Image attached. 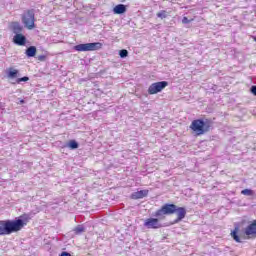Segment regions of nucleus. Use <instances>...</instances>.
<instances>
[{
    "label": "nucleus",
    "mask_w": 256,
    "mask_h": 256,
    "mask_svg": "<svg viewBox=\"0 0 256 256\" xmlns=\"http://www.w3.org/2000/svg\"><path fill=\"white\" fill-rule=\"evenodd\" d=\"M29 223V218L15 220H0V236L19 233Z\"/></svg>",
    "instance_id": "1"
},
{
    "label": "nucleus",
    "mask_w": 256,
    "mask_h": 256,
    "mask_svg": "<svg viewBox=\"0 0 256 256\" xmlns=\"http://www.w3.org/2000/svg\"><path fill=\"white\" fill-rule=\"evenodd\" d=\"M231 237L236 243H243L246 239H256V219L245 228L244 232H240L239 227H235Z\"/></svg>",
    "instance_id": "2"
},
{
    "label": "nucleus",
    "mask_w": 256,
    "mask_h": 256,
    "mask_svg": "<svg viewBox=\"0 0 256 256\" xmlns=\"http://www.w3.org/2000/svg\"><path fill=\"white\" fill-rule=\"evenodd\" d=\"M213 123L209 119H195L190 124V129L197 136L205 135V133H209L211 131Z\"/></svg>",
    "instance_id": "3"
},
{
    "label": "nucleus",
    "mask_w": 256,
    "mask_h": 256,
    "mask_svg": "<svg viewBox=\"0 0 256 256\" xmlns=\"http://www.w3.org/2000/svg\"><path fill=\"white\" fill-rule=\"evenodd\" d=\"M177 211V205L175 204H164L160 209L156 210L154 216L158 219H165V215H173Z\"/></svg>",
    "instance_id": "4"
},
{
    "label": "nucleus",
    "mask_w": 256,
    "mask_h": 256,
    "mask_svg": "<svg viewBox=\"0 0 256 256\" xmlns=\"http://www.w3.org/2000/svg\"><path fill=\"white\" fill-rule=\"evenodd\" d=\"M99 49H103V43L101 42L78 44L74 46V50L78 52L99 51Z\"/></svg>",
    "instance_id": "5"
},
{
    "label": "nucleus",
    "mask_w": 256,
    "mask_h": 256,
    "mask_svg": "<svg viewBox=\"0 0 256 256\" xmlns=\"http://www.w3.org/2000/svg\"><path fill=\"white\" fill-rule=\"evenodd\" d=\"M22 22L26 29H35V10H27L22 16Z\"/></svg>",
    "instance_id": "6"
},
{
    "label": "nucleus",
    "mask_w": 256,
    "mask_h": 256,
    "mask_svg": "<svg viewBox=\"0 0 256 256\" xmlns=\"http://www.w3.org/2000/svg\"><path fill=\"white\" fill-rule=\"evenodd\" d=\"M169 82L161 81V82H154L148 88L149 95H157V93H161L165 87H168Z\"/></svg>",
    "instance_id": "7"
},
{
    "label": "nucleus",
    "mask_w": 256,
    "mask_h": 256,
    "mask_svg": "<svg viewBox=\"0 0 256 256\" xmlns=\"http://www.w3.org/2000/svg\"><path fill=\"white\" fill-rule=\"evenodd\" d=\"M159 219H160L159 217L147 218L144 221V227H146V229H161V227H163V225L161 224Z\"/></svg>",
    "instance_id": "8"
},
{
    "label": "nucleus",
    "mask_w": 256,
    "mask_h": 256,
    "mask_svg": "<svg viewBox=\"0 0 256 256\" xmlns=\"http://www.w3.org/2000/svg\"><path fill=\"white\" fill-rule=\"evenodd\" d=\"M175 213L177 215V218L174 221V223H179L180 221H183V219H185V217L187 215V210L183 207H178L177 208V206H176Z\"/></svg>",
    "instance_id": "9"
},
{
    "label": "nucleus",
    "mask_w": 256,
    "mask_h": 256,
    "mask_svg": "<svg viewBox=\"0 0 256 256\" xmlns=\"http://www.w3.org/2000/svg\"><path fill=\"white\" fill-rule=\"evenodd\" d=\"M13 42L16 45H20V47H23L27 43V38L23 34H16L13 38Z\"/></svg>",
    "instance_id": "10"
},
{
    "label": "nucleus",
    "mask_w": 256,
    "mask_h": 256,
    "mask_svg": "<svg viewBox=\"0 0 256 256\" xmlns=\"http://www.w3.org/2000/svg\"><path fill=\"white\" fill-rule=\"evenodd\" d=\"M10 29L15 33L16 35H19L23 32V26L19 24V22H11L10 23Z\"/></svg>",
    "instance_id": "11"
},
{
    "label": "nucleus",
    "mask_w": 256,
    "mask_h": 256,
    "mask_svg": "<svg viewBox=\"0 0 256 256\" xmlns=\"http://www.w3.org/2000/svg\"><path fill=\"white\" fill-rule=\"evenodd\" d=\"M147 195H149V190H140L132 193L131 199H143L144 197H147Z\"/></svg>",
    "instance_id": "12"
},
{
    "label": "nucleus",
    "mask_w": 256,
    "mask_h": 256,
    "mask_svg": "<svg viewBox=\"0 0 256 256\" xmlns=\"http://www.w3.org/2000/svg\"><path fill=\"white\" fill-rule=\"evenodd\" d=\"M127 11V7L124 4H118L113 8L115 15H123Z\"/></svg>",
    "instance_id": "13"
},
{
    "label": "nucleus",
    "mask_w": 256,
    "mask_h": 256,
    "mask_svg": "<svg viewBox=\"0 0 256 256\" xmlns=\"http://www.w3.org/2000/svg\"><path fill=\"white\" fill-rule=\"evenodd\" d=\"M25 53L28 57H35V55H37V47L30 46L26 49Z\"/></svg>",
    "instance_id": "14"
},
{
    "label": "nucleus",
    "mask_w": 256,
    "mask_h": 256,
    "mask_svg": "<svg viewBox=\"0 0 256 256\" xmlns=\"http://www.w3.org/2000/svg\"><path fill=\"white\" fill-rule=\"evenodd\" d=\"M67 147L69 148V149H79V143H77V141H75V140H70L69 142H68V144H67Z\"/></svg>",
    "instance_id": "15"
},
{
    "label": "nucleus",
    "mask_w": 256,
    "mask_h": 256,
    "mask_svg": "<svg viewBox=\"0 0 256 256\" xmlns=\"http://www.w3.org/2000/svg\"><path fill=\"white\" fill-rule=\"evenodd\" d=\"M75 235H81V233H85V228L81 225H78L74 228Z\"/></svg>",
    "instance_id": "16"
},
{
    "label": "nucleus",
    "mask_w": 256,
    "mask_h": 256,
    "mask_svg": "<svg viewBox=\"0 0 256 256\" xmlns=\"http://www.w3.org/2000/svg\"><path fill=\"white\" fill-rule=\"evenodd\" d=\"M242 195H246V197H252V195H255V192L251 189H244L241 191Z\"/></svg>",
    "instance_id": "17"
},
{
    "label": "nucleus",
    "mask_w": 256,
    "mask_h": 256,
    "mask_svg": "<svg viewBox=\"0 0 256 256\" xmlns=\"http://www.w3.org/2000/svg\"><path fill=\"white\" fill-rule=\"evenodd\" d=\"M157 17H159L160 19H166L167 17V11L162 10L160 12L157 13Z\"/></svg>",
    "instance_id": "18"
},
{
    "label": "nucleus",
    "mask_w": 256,
    "mask_h": 256,
    "mask_svg": "<svg viewBox=\"0 0 256 256\" xmlns=\"http://www.w3.org/2000/svg\"><path fill=\"white\" fill-rule=\"evenodd\" d=\"M119 55L122 59H125V57H127L129 55V51L122 49V50H120Z\"/></svg>",
    "instance_id": "19"
},
{
    "label": "nucleus",
    "mask_w": 256,
    "mask_h": 256,
    "mask_svg": "<svg viewBox=\"0 0 256 256\" xmlns=\"http://www.w3.org/2000/svg\"><path fill=\"white\" fill-rule=\"evenodd\" d=\"M18 73H19L18 70H12L8 73V76L11 78H15V77H17Z\"/></svg>",
    "instance_id": "20"
},
{
    "label": "nucleus",
    "mask_w": 256,
    "mask_h": 256,
    "mask_svg": "<svg viewBox=\"0 0 256 256\" xmlns=\"http://www.w3.org/2000/svg\"><path fill=\"white\" fill-rule=\"evenodd\" d=\"M192 21H193V19L189 20V18H187L186 16H184L182 19L183 25H187L188 23H191Z\"/></svg>",
    "instance_id": "21"
},
{
    "label": "nucleus",
    "mask_w": 256,
    "mask_h": 256,
    "mask_svg": "<svg viewBox=\"0 0 256 256\" xmlns=\"http://www.w3.org/2000/svg\"><path fill=\"white\" fill-rule=\"evenodd\" d=\"M25 82V81H29V77H27V76H24V77H22V78H18L17 80H16V83H21V82Z\"/></svg>",
    "instance_id": "22"
},
{
    "label": "nucleus",
    "mask_w": 256,
    "mask_h": 256,
    "mask_svg": "<svg viewBox=\"0 0 256 256\" xmlns=\"http://www.w3.org/2000/svg\"><path fill=\"white\" fill-rule=\"evenodd\" d=\"M46 59H47V56H45V55L38 56V61H45Z\"/></svg>",
    "instance_id": "23"
},
{
    "label": "nucleus",
    "mask_w": 256,
    "mask_h": 256,
    "mask_svg": "<svg viewBox=\"0 0 256 256\" xmlns=\"http://www.w3.org/2000/svg\"><path fill=\"white\" fill-rule=\"evenodd\" d=\"M251 93L256 96V86L251 87Z\"/></svg>",
    "instance_id": "24"
},
{
    "label": "nucleus",
    "mask_w": 256,
    "mask_h": 256,
    "mask_svg": "<svg viewBox=\"0 0 256 256\" xmlns=\"http://www.w3.org/2000/svg\"><path fill=\"white\" fill-rule=\"evenodd\" d=\"M60 256H71L69 252H62Z\"/></svg>",
    "instance_id": "25"
},
{
    "label": "nucleus",
    "mask_w": 256,
    "mask_h": 256,
    "mask_svg": "<svg viewBox=\"0 0 256 256\" xmlns=\"http://www.w3.org/2000/svg\"><path fill=\"white\" fill-rule=\"evenodd\" d=\"M20 103H22V104L25 103V100H20Z\"/></svg>",
    "instance_id": "26"
},
{
    "label": "nucleus",
    "mask_w": 256,
    "mask_h": 256,
    "mask_svg": "<svg viewBox=\"0 0 256 256\" xmlns=\"http://www.w3.org/2000/svg\"><path fill=\"white\" fill-rule=\"evenodd\" d=\"M122 2H125V0H122Z\"/></svg>",
    "instance_id": "27"
}]
</instances>
